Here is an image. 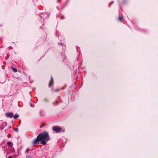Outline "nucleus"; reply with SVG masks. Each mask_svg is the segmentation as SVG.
<instances>
[{"instance_id":"obj_3","label":"nucleus","mask_w":158,"mask_h":158,"mask_svg":"<svg viewBox=\"0 0 158 158\" xmlns=\"http://www.w3.org/2000/svg\"><path fill=\"white\" fill-rule=\"evenodd\" d=\"M6 117L12 118L13 116V113H8L5 114Z\"/></svg>"},{"instance_id":"obj_8","label":"nucleus","mask_w":158,"mask_h":158,"mask_svg":"<svg viewBox=\"0 0 158 158\" xmlns=\"http://www.w3.org/2000/svg\"><path fill=\"white\" fill-rule=\"evenodd\" d=\"M12 156H10L9 157H8V158H11Z\"/></svg>"},{"instance_id":"obj_6","label":"nucleus","mask_w":158,"mask_h":158,"mask_svg":"<svg viewBox=\"0 0 158 158\" xmlns=\"http://www.w3.org/2000/svg\"><path fill=\"white\" fill-rule=\"evenodd\" d=\"M12 69L14 72H16L17 71V69L15 68H13Z\"/></svg>"},{"instance_id":"obj_7","label":"nucleus","mask_w":158,"mask_h":158,"mask_svg":"<svg viewBox=\"0 0 158 158\" xmlns=\"http://www.w3.org/2000/svg\"><path fill=\"white\" fill-rule=\"evenodd\" d=\"M118 19L119 20H121L123 19V17H119Z\"/></svg>"},{"instance_id":"obj_5","label":"nucleus","mask_w":158,"mask_h":158,"mask_svg":"<svg viewBox=\"0 0 158 158\" xmlns=\"http://www.w3.org/2000/svg\"><path fill=\"white\" fill-rule=\"evenodd\" d=\"M7 144L10 146H11V143L10 142H8L7 143ZM13 144L12 143V145Z\"/></svg>"},{"instance_id":"obj_2","label":"nucleus","mask_w":158,"mask_h":158,"mask_svg":"<svg viewBox=\"0 0 158 158\" xmlns=\"http://www.w3.org/2000/svg\"><path fill=\"white\" fill-rule=\"evenodd\" d=\"M52 129L56 132L60 133L61 132H64V131L63 129L62 131L61 129L59 127L57 126L54 127H52Z\"/></svg>"},{"instance_id":"obj_4","label":"nucleus","mask_w":158,"mask_h":158,"mask_svg":"<svg viewBox=\"0 0 158 158\" xmlns=\"http://www.w3.org/2000/svg\"><path fill=\"white\" fill-rule=\"evenodd\" d=\"M18 117H19V115L18 114H15L13 116L14 118L15 119L18 118Z\"/></svg>"},{"instance_id":"obj_1","label":"nucleus","mask_w":158,"mask_h":158,"mask_svg":"<svg viewBox=\"0 0 158 158\" xmlns=\"http://www.w3.org/2000/svg\"><path fill=\"white\" fill-rule=\"evenodd\" d=\"M50 137L48 132L44 131L39 134L36 139L33 141L32 144L35 145L40 142L44 145H45L50 140Z\"/></svg>"},{"instance_id":"obj_9","label":"nucleus","mask_w":158,"mask_h":158,"mask_svg":"<svg viewBox=\"0 0 158 158\" xmlns=\"http://www.w3.org/2000/svg\"><path fill=\"white\" fill-rule=\"evenodd\" d=\"M27 150H28V149H27V150H26V152H27Z\"/></svg>"}]
</instances>
